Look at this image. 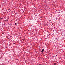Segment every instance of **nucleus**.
<instances>
[{"instance_id":"nucleus-3","label":"nucleus","mask_w":65,"mask_h":65,"mask_svg":"<svg viewBox=\"0 0 65 65\" xmlns=\"http://www.w3.org/2000/svg\"><path fill=\"white\" fill-rule=\"evenodd\" d=\"M54 65H57V64H56L55 63L54 64Z\"/></svg>"},{"instance_id":"nucleus-4","label":"nucleus","mask_w":65,"mask_h":65,"mask_svg":"<svg viewBox=\"0 0 65 65\" xmlns=\"http://www.w3.org/2000/svg\"><path fill=\"white\" fill-rule=\"evenodd\" d=\"M15 25H17V23H15Z\"/></svg>"},{"instance_id":"nucleus-6","label":"nucleus","mask_w":65,"mask_h":65,"mask_svg":"<svg viewBox=\"0 0 65 65\" xmlns=\"http://www.w3.org/2000/svg\"><path fill=\"white\" fill-rule=\"evenodd\" d=\"M40 64H39V65Z\"/></svg>"},{"instance_id":"nucleus-1","label":"nucleus","mask_w":65,"mask_h":65,"mask_svg":"<svg viewBox=\"0 0 65 65\" xmlns=\"http://www.w3.org/2000/svg\"><path fill=\"white\" fill-rule=\"evenodd\" d=\"M44 51V49H43L42 51V53H43Z\"/></svg>"},{"instance_id":"nucleus-2","label":"nucleus","mask_w":65,"mask_h":65,"mask_svg":"<svg viewBox=\"0 0 65 65\" xmlns=\"http://www.w3.org/2000/svg\"><path fill=\"white\" fill-rule=\"evenodd\" d=\"M1 19L2 20H3V18H1V19H0V20H1Z\"/></svg>"},{"instance_id":"nucleus-5","label":"nucleus","mask_w":65,"mask_h":65,"mask_svg":"<svg viewBox=\"0 0 65 65\" xmlns=\"http://www.w3.org/2000/svg\"><path fill=\"white\" fill-rule=\"evenodd\" d=\"M13 44H15V43H14Z\"/></svg>"}]
</instances>
